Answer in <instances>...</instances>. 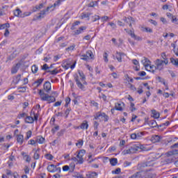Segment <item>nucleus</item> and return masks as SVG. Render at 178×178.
Instances as JSON below:
<instances>
[{
	"instance_id": "1",
	"label": "nucleus",
	"mask_w": 178,
	"mask_h": 178,
	"mask_svg": "<svg viewBox=\"0 0 178 178\" xmlns=\"http://www.w3.org/2000/svg\"><path fill=\"white\" fill-rule=\"evenodd\" d=\"M51 90V82L46 81L43 85V90H39V92H38L41 101H47L48 104H51V102H55L56 101V99H55V96H51L45 93V92H49Z\"/></svg>"
},
{
	"instance_id": "2",
	"label": "nucleus",
	"mask_w": 178,
	"mask_h": 178,
	"mask_svg": "<svg viewBox=\"0 0 178 178\" xmlns=\"http://www.w3.org/2000/svg\"><path fill=\"white\" fill-rule=\"evenodd\" d=\"M79 74L80 79H79V75L74 74V80L79 88H80L81 90H84L83 84H87V82H86V76H84V73L80 71H79Z\"/></svg>"
},
{
	"instance_id": "3",
	"label": "nucleus",
	"mask_w": 178,
	"mask_h": 178,
	"mask_svg": "<svg viewBox=\"0 0 178 178\" xmlns=\"http://www.w3.org/2000/svg\"><path fill=\"white\" fill-rule=\"evenodd\" d=\"M84 155H86V150L81 149L78 152L76 157H72L71 161H73L74 162H78V163L81 165L84 162V159L83 158Z\"/></svg>"
},
{
	"instance_id": "4",
	"label": "nucleus",
	"mask_w": 178,
	"mask_h": 178,
	"mask_svg": "<svg viewBox=\"0 0 178 178\" xmlns=\"http://www.w3.org/2000/svg\"><path fill=\"white\" fill-rule=\"evenodd\" d=\"M168 63L169 60H168V59H156L155 61V70H162L163 69L164 64L168 65Z\"/></svg>"
},
{
	"instance_id": "5",
	"label": "nucleus",
	"mask_w": 178,
	"mask_h": 178,
	"mask_svg": "<svg viewBox=\"0 0 178 178\" xmlns=\"http://www.w3.org/2000/svg\"><path fill=\"white\" fill-rule=\"evenodd\" d=\"M81 59L82 60H90V59H94V54L91 50L87 51L86 54L81 55Z\"/></svg>"
},
{
	"instance_id": "6",
	"label": "nucleus",
	"mask_w": 178,
	"mask_h": 178,
	"mask_svg": "<svg viewBox=\"0 0 178 178\" xmlns=\"http://www.w3.org/2000/svg\"><path fill=\"white\" fill-rule=\"evenodd\" d=\"M14 15L17 17H26V16H30L31 13H24V14H22V10L17 8L14 11Z\"/></svg>"
},
{
	"instance_id": "7",
	"label": "nucleus",
	"mask_w": 178,
	"mask_h": 178,
	"mask_svg": "<svg viewBox=\"0 0 178 178\" xmlns=\"http://www.w3.org/2000/svg\"><path fill=\"white\" fill-rule=\"evenodd\" d=\"M99 118H101L104 122H108L109 120V117H108L105 113H97L95 116V120H97V119H99Z\"/></svg>"
},
{
	"instance_id": "8",
	"label": "nucleus",
	"mask_w": 178,
	"mask_h": 178,
	"mask_svg": "<svg viewBox=\"0 0 178 178\" xmlns=\"http://www.w3.org/2000/svg\"><path fill=\"white\" fill-rule=\"evenodd\" d=\"M98 176V173L93 172H89L86 175V177H83L81 175H78L76 176L77 178H97Z\"/></svg>"
},
{
	"instance_id": "9",
	"label": "nucleus",
	"mask_w": 178,
	"mask_h": 178,
	"mask_svg": "<svg viewBox=\"0 0 178 178\" xmlns=\"http://www.w3.org/2000/svg\"><path fill=\"white\" fill-rule=\"evenodd\" d=\"M76 168L75 165H64L63 167V172H70V173H73L74 172V169Z\"/></svg>"
},
{
	"instance_id": "10",
	"label": "nucleus",
	"mask_w": 178,
	"mask_h": 178,
	"mask_svg": "<svg viewBox=\"0 0 178 178\" xmlns=\"http://www.w3.org/2000/svg\"><path fill=\"white\" fill-rule=\"evenodd\" d=\"M51 7L48 6L46 10H43L42 11H40V13H39V15L37 17L38 19H44V17H45V15H47V12H49Z\"/></svg>"
},
{
	"instance_id": "11",
	"label": "nucleus",
	"mask_w": 178,
	"mask_h": 178,
	"mask_svg": "<svg viewBox=\"0 0 178 178\" xmlns=\"http://www.w3.org/2000/svg\"><path fill=\"white\" fill-rule=\"evenodd\" d=\"M129 178H152V175H150L149 177H144V172H137L134 175L131 176Z\"/></svg>"
},
{
	"instance_id": "12",
	"label": "nucleus",
	"mask_w": 178,
	"mask_h": 178,
	"mask_svg": "<svg viewBox=\"0 0 178 178\" xmlns=\"http://www.w3.org/2000/svg\"><path fill=\"white\" fill-rule=\"evenodd\" d=\"M161 140H162V137L158 135H154L153 136H152L151 138V141L152 143H159V141H161Z\"/></svg>"
},
{
	"instance_id": "13",
	"label": "nucleus",
	"mask_w": 178,
	"mask_h": 178,
	"mask_svg": "<svg viewBox=\"0 0 178 178\" xmlns=\"http://www.w3.org/2000/svg\"><path fill=\"white\" fill-rule=\"evenodd\" d=\"M123 106H124V103H116L115 104V109L116 111H120V112H122L123 111Z\"/></svg>"
},
{
	"instance_id": "14",
	"label": "nucleus",
	"mask_w": 178,
	"mask_h": 178,
	"mask_svg": "<svg viewBox=\"0 0 178 178\" xmlns=\"http://www.w3.org/2000/svg\"><path fill=\"white\" fill-rule=\"evenodd\" d=\"M127 33L131 37V38H134L137 41H141V38L136 35V34H134V31H129Z\"/></svg>"
},
{
	"instance_id": "15",
	"label": "nucleus",
	"mask_w": 178,
	"mask_h": 178,
	"mask_svg": "<svg viewBox=\"0 0 178 178\" xmlns=\"http://www.w3.org/2000/svg\"><path fill=\"white\" fill-rule=\"evenodd\" d=\"M126 56V54H124V53L117 51L115 58H116L118 62H122V58H123V56Z\"/></svg>"
},
{
	"instance_id": "16",
	"label": "nucleus",
	"mask_w": 178,
	"mask_h": 178,
	"mask_svg": "<svg viewBox=\"0 0 178 178\" xmlns=\"http://www.w3.org/2000/svg\"><path fill=\"white\" fill-rule=\"evenodd\" d=\"M145 123H147V124H148L150 127H158V124L156 123V121L152 120L150 121H145Z\"/></svg>"
},
{
	"instance_id": "17",
	"label": "nucleus",
	"mask_w": 178,
	"mask_h": 178,
	"mask_svg": "<svg viewBox=\"0 0 178 178\" xmlns=\"http://www.w3.org/2000/svg\"><path fill=\"white\" fill-rule=\"evenodd\" d=\"M17 142L19 145H22L24 141V136L23 135H17Z\"/></svg>"
},
{
	"instance_id": "18",
	"label": "nucleus",
	"mask_w": 178,
	"mask_h": 178,
	"mask_svg": "<svg viewBox=\"0 0 178 178\" xmlns=\"http://www.w3.org/2000/svg\"><path fill=\"white\" fill-rule=\"evenodd\" d=\"M129 148L131 149V154H136L140 149V147L137 145H133Z\"/></svg>"
},
{
	"instance_id": "19",
	"label": "nucleus",
	"mask_w": 178,
	"mask_h": 178,
	"mask_svg": "<svg viewBox=\"0 0 178 178\" xmlns=\"http://www.w3.org/2000/svg\"><path fill=\"white\" fill-rule=\"evenodd\" d=\"M143 66L146 68L149 65H151V61L146 57H143V59L141 60Z\"/></svg>"
},
{
	"instance_id": "20",
	"label": "nucleus",
	"mask_w": 178,
	"mask_h": 178,
	"mask_svg": "<svg viewBox=\"0 0 178 178\" xmlns=\"http://www.w3.org/2000/svg\"><path fill=\"white\" fill-rule=\"evenodd\" d=\"M19 67H20V63H17L15 65H14L11 69L12 74H15V73H17V70H19Z\"/></svg>"
},
{
	"instance_id": "21",
	"label": "nucleus",
	"mask_w": 178,
	"mask_h": 178,
	"mask_svg": "<svg viewBox=\"0 0 178 178\" xmlns=\"http://www.w3.org/2000/svg\"><path fill=\"white\" fill-rule=\"evenodd\" d=\"M86 29V26H81L78 30L74 31V35H79V34H81V33H83Z\"/></svg>"
},
{
	"instance_id": "22",
	"label": "nucleus",
	"mask_w": 178,
	"mask_h": 178,
	"mask_svg": "<svg viewBox=\"0 0 178 178\" xmlns=\"http://www.w3.org/2000/svg\"><path fill=\"white\" fill-rule=\"evenodd\" d=\"M45 143V138L41 136L36 137V143L44 144Z\"/></svg>"
},
{
	"instance_id": "23",
	"label": "nucleus",
	"mask_w": 178,
	"mask_h": 178,
	"mask_svg": "<svg viewBox=\"0 0 178 178\" xmlns=\"http://www.w3.org/2000/svg\"><path fill=\"white\" fill-rule=\"evenodd\" d=\"M56 165H54V164H51L47 166V170L48 172H49L50 173H55V168Z\"/></svg>"
},
{
	"instance_id": "24",
	"label": "nucleus",
	"mask_w": 178,
	"mask_h": 178,
	"mask_svg": "<svg viewBox=\"0 0 178 178\" xmlns=\"http://www.w3.org/2000/svg\"><path fill=\"white\" fill-rule=\"evenodd\" d=\"M145 69L148 72H152V73H155V65H151V64H149L146 67Z\"/></svg>"
},
{
	"instance_id": "25",
	"label": "nucleus",
	"mask_w": 178,
	"mask_h": 178,
	"mask_svg": "<svg viewBox=\"0 0 178 178\" xmlns=\"http://www.w3.org/2000/svg\"><path fill=\"white\" fill-rule=\"evenodd\" d=\"M25 122L29 124L34 123V118L31 116H27L25 118Z\"/></svg>"
},
{
	"instance_id": "26",
	"label": "nucleus",
	"mask_w": 178,
	"mask_h": 178,
	"mask_svg": "<svg viewBox=\"0 0 178 178\" xmlns=\"http://www.w3.org/2000/svg\"><path fill=\"white\" fill-rule=\"evenodd\" d=\"M152 114L153 115V118L154 119H159V116H161L159 113L156 111L155 110H152Z\"/></svg>"
},
{
	"instance_id": "27",
	"label": "nucleus",
	"mask_w": 178,
	"mask_h": 178,
	"mask_svg": "<svg viewBox=\"0 0 178 178\" xmlns=\"http://www.w3.org/2000/svg\"><path fill=\"white\" fill-rule=\"evenodd\" d=\"M80 129H88V122L86 120L83 121L80 126Z\"/></svg>"
},
{
	"instance_id": "28",
	"label": "nucleus",
	"mask_w": 178,
	"mask_h": 178,
	"mask_svg": "<svg viewBox=\"0 0 178 178\" xmlns=\"http://www.w3.org/2000/svg\"><path fill=\"white\" fill-rule=\"evenodd\" d=\"M138 147H139V149H141L142 151H149V149H151V148L147 147V145H140Z\"/></svg>"
},
{
	"instance_id": "29",
	"label": "nucleus",
	"mask_w": 178,
	"mask_h": 178,
	"mask_svg": "<svg viewBox=\"0 0 178 178\" xmlns=\"http://www.w3.org/2000/svg\"><path fill=\"white\" fill-rule=\"evenodd\" d=\"M110 163L112 166H116L118 165V159L113 158L110 159Z\"/></svg>"
},
{
	"instance_id": "30",
	"label": "nucleus",
	"mask_w": 178,
	"mask_h": 178,
	"mask_svg": "<svg viewBox=\"0 0 178 178\" xmlns=\"http://www.w3.org/2000/svg\"><path fill=\"white\" fill-rule=\"evenodd\" d=\"M141 31H145L146 33H152V29H151V28H148V27H144L142 26L140 28Z\"/></svg>"
},
{
	"instance_id": "31",
	"label": "nucleus",
	"mask_w": 178,
	"mask_h": 178,
	"mask_svg": "<svg viewBox=\"0 0 178 178\" xmlns=\"http://www.w3.org/2000/svg\"><path fill=\"white\" fill-rule=\"evenodd\" d=\"M60 0H57L56 3H54V5L50 6V8H51V11L54 10L55 9L56 6H58V5H60Z\"/></svg>"
},
{
	"instance_id": "32",
	"label": "nucleus",
	"mask_w": 178,
	"mask_h": 178,
	"mask_svg": "<svg viewBox=\"0 0 178 178\" xmlns=\"http://www.w3.org/2000/svg\"><path fill=\"white\" fill-rule=\"evenodd\" d=\"M20 79H22L21 74H18L17 76H15L13 80V82L15 83V84H17V83L20 81Z\"/></svg>"
},
{
	"instance_id": "33",
	"label": "nucleus",
	"mask_w": 178,
	"mask_h": 178,
	"mask_svg": "<svg viewBox=\"0 0 178 178\" xmlns=\"http://www.w3.org/2000/svg\"><path fill=\"white\" fill-rule=\"evenodd\" d=\"M10 27V25L9 23L3 24H0V30H3L5 29H9Z\"/></svg>"
},
{
	"instance_id": "34",
	"label": "nucleus",
	"mask_w": 178,
	"mask_h": 178,
	"mask_svg": "<svg viewBox=\"0 0 178 178\" xmlns=\"http://www.w3.org/2000/svg\"><path fill=\"white\" fill-rule=\"evenodd\" d=\"M124 22H125V23H128L129 24L131 22H134V19H133V17H124L123 19Z\"/></svg>"
},
{
	"instance_id": "35",
	"label": "nucleus",
	"mask_w": 178,
	"mask_h": 178,
	"mask_svg": "<svg viewBox=\"0 0 178 178\" xmlns=\"http://www.w3.org/2000/svg\"><path fill=\"white\" fill-rule=\"evenodd\" d=\"M38 151H40V149H38L35 150V152L34 153L33 155V159H40V153H38Z\"/></svg>"
},
{
	"instance_id": "36",
	"label": "nucleus",
	"mask_w": 178,
	"mask_h": 178,
	"mask_svg": "<svg viewBox=\"0 0 178 178\" xmlns=\"http://www.w3.org/2000/svg\"><path fill=\"white\" fill-rule=\"evenodd\" d=\"M31 70H32V73L35 74V73H37V72H38V67H37V65H33L31 67Z\"/></svg>"
},
{
	"instance_id": "37",
	"label": "nucleus",
	"mask_w": 178,
	"mask_h": 178,
	"mask_svg": "<svg viewBox=\"0 0 178 178\" xmlns=\"http://www.w3.org/2000/svg\"><path fill=\"white\" fill-rule=\"evenodd\" d=\"M170 62L175 66H178V59L177 58L175 59L173 58H170Z\"/></svg>"
},
{
	"instance_id": "38",
	"label": "nucleus",
	"mask_w": 178,
	"mask_h": 178,
	"mask_svg": "<svg viewBox=\"0 0 178 178\" xmlns=\"http://www.w3.org/2000/svg\"><path fill=\"white\" fill-rule=\"evenodd\" d=\"M91 16V13H82L81 15V19H86V17H90Z\"/></svg>"
},
{
	"instance_id": "39",
	"label": "nucleus",
	"mask_w": 178,
	"mask_h": 178,
	"mask_svg": "<svg viewBox=\"0 0 178 178\" xmlns=\"http://www.w3.org/2000/svg\"><path fill=\"white\" fill-rule=\"evenodd\" d=\"M124 77H125V80H127L128 83H133L134 81L133 78H131L130 76H129V74H126Z\"/></svg>"
},
{
	"instance_id": "40",
	"label": "nucleus",
	"mask_w": 178,
	"mask_h": 178,
	"mask_svg": "<svg viewBox=\"0 0 178 178\" xmlns=\"http://www.w3.org/2000/svg\"><path fill=\"white\" fill-rule=\"evenodd\" d=\"M83 144H84V141L83 140H79L78 142L76 143V147L81 148L83 147Z\"/></svg>"
},
{
	"instance_id": "41",
	"label": "nucleus",
	"mask_w": 178,
	"mask_h": 178,
	"mask_svg": "<svg viewBox=\"0 0 178 178\" xmlns=\"http://www.w3.org/2000/svg\"><path fill=\"white\" fill-rule=\"evenodd\" d=\"M32 135H33V132L31 131H28L26 132V136L25 137V140L27 141V140H29Z\"/></svg>"
},
{
	"instance_id": "42",
	"label": "nucleus",
	"mask_w": 178,
	"mask_h": 178,
	"mask_svg": "<svg viewBox=\"0 0 178 178\" xmlns=\"http://www.w3.org/2000/svg\"><path fill=\"white\" fill-rule=\"evenodd\" d=\"M131 154V150L130 149V147L128 149H125L124 151H122V155H128Z\"/></svg>"
},
{
	"instance_id": "43",
	"label": "nucleus",
	"mask_w": 178,
	"mask_h": 178,
	"mask_svg": "<svg viewBox=\"0 0 178 178\" xmlns=\"http://www.w3.org/2000/svg\"><path fill=\"white\" fill-rule=\"evenodd\" d=\"M28 144L30 145H34L35 147L37 146V140H34L33 139L29 140Z\"/></svg>"
},
{
	"instance_id": "44",
	"label": "nucleus",
	"mask_w": 178,
	"mask_h": 178,
	"mask_svg": "<svg viewBox=\"0 0 178 178\" xmlns=\"http://www.w3.org/2000/svg\"><path fill=\"white\" fill-rule=\"evenodd\" d=\"M74 48H76V45L75 44H72V45L68 47L67 48H66L65 50L67 52H70V51H74Z\"/></svg>"
},
{
	"instance_id": "45",
	"label": "nucleus",
	"mask_w": 178,
	"mask_h": 178,
	"mask_svg": "<svg viewBox=\"0 0 178 178\" xmlns=\"http://www.w3.org/2000/svg\"><path fill=\"white\" fill-rule=\"evenodd\" d=\"M42 81H44V79H40L35 81V83L37 84V87H40L42 84Z\"/></svg>"
},
{
	"instance_id": "46",
	"label": "nucleus",
	"mask_w": 178,
	"mask_h": 178,
	"mask_svg": "<svg viewBox=\"0 0 178 178\" xmlns=\"http://www.w3.org/2000/svg\"><path fill=\"white\" fill-rule=\"evenodd\" d=\"M103 58H104V62H106V63H108L109 62V60L108 59V53L104 52L103 54Z\"/></svg>"
},
{
	"instance_id": "47",
	"label": "nucleus",
	"mask_w": 178,
	"mask_h": 178,
	"mask_svg": "<svg viewBox=\"0 0 178 178\" xmlns=\"http://www.w3.org/2000/svg\"><path fill=\"white\" fill-rule=\"evenodd\" d=\"M79 24H80V21H76V22H75L72 24V27H71V30H76V26H79Z\"/></svg>"
},
{
	"instance_id": "48",
	"label": "nucleus",
	"mask_w": 178,
	"mask_h": 178,
	"mask_svg": "<svg viewBox=\"0 0 178 178\" xmlns=\"http://www.w3.org/2000/svg\"><path fill=\"white\" fill-rule=\"evenodd\" d=\"M47 73H51V74L55 75V74H58V70L55 69L54 70H47Z\"/></svg>"
},
{
	"instance_id": "49",
	"label": "nucleus",
	"mask_w": 178,
	"mask_h": 178,
	"mask_svg": "<svg viewBox=\"0 0 178 178\" xmlns=\"http://www.w3.org/2000/svg\"><path fill=\"white\" fill-rule=\"evenodd\" d=\"M45 157L49 160V161H52L54 159V156L51 154H45Z\"/></svg>"
},
{
	"instance_id": "50",
	"label": "nucleus",
	"mask_w": 178,
	"mask_h": 178,
	"mask_svg": "<svg viewBox=\"0 0 178 178\" xmlns=\"http://www.w3.org/2000/svg\"><path fill=\"white\" fill-rule=\"evenodd\" d=\"M143 136H144V132H140L136 134V140H140V138H141Z\"/></svg>"
},
{
	"instance_id": "51",
	"label": "nucleus",
	"mask_w": 178,
	"mask_h": 178,
	"mask_svg": "<svg viewBox=\"0 0 178 178\" xmlns=\"http://www.w3.org/2000/svg\"><path fill=\"white\" fill-rule=\"evenodd\" d=\"M58 130H59V126L58 125L52 128L51 132L53 133V134H55V133H56V131H58Z\"/></svg>"
},
{
	"instance_id": "52",
	"label": "nucleus",
	"mask_w": 178,
	"mask_h": 178,
	"mask_svg": "<svg viewBox=\"0 0 178 178\" xmlns=\"http://www.w3.org/2000/svg\"><path fill=\"white\" fill-rule=\"evenodd\" d=\"M70 101H71V99H70V97H67L66 99H65V108H67V106H69V104H70Z\"/></svg>"
},
{
	"instance_id": "53",
	"label": "nucleus",
	"mask_w": 178,
	"mask_h": 178,
	"mask_svg": "<svg viewBox=\"0 0 178 178\" xmlns=\"http://www.w3.org/2000/svg\"><path fill=\"white\" fill-rule=\"evenodd\" d=\"M130 110H131V112H134V111H136V108L134 106V103H133V102L131 103Z\"/></svg>"
},
{
	"instance_id": "54",
	"label": "nucleus",
	"mask_w": 178,
	"mask_h": 178,
	"mask_svg": "<svg viewBox=\"0 0 178 178\" xmlns=\"http://www.w3.org/2000/svg\"><path fill=\"white\" fill-rule=\"evenodd\" d=\"M101 18L99 17V15H95L92 17V22H97V20H99Z\"/></svg>"
},
{
	"instance_id": "55",
	"label": "nucleus",
	"mask_w": 178,
	"mask_h": 178,
	"mask_svg": "<svg viewBox=\"0 0 178 178\" xmlns=\"http://www.w3.org/2000/svg\"><path fill=\"white\" fill-rule=\"evenodd\" d=\"M120 168H117L115 170L112 171L113 175H119L120 173Z\"/></svg>"
},
{
	"instance_id": "56",
	"label": "nucleus",
	"mask_w": 178,
	"mask_h": 178,
	"mask_svg": "<svg viewBox=\"0 0 178 178\" xmlns=\"http://www.w3.org/2000/svg\"><path fill=\"white\" fill-rule=\"evenodd\" d=\"M44 8V3H40L39 6H35L36 10H40V9H42Z\"/></svg>"
},
{
	"instance_id": "57",
	"label": "nucleus",
	"mask_w": 178,
	"mask_h": 178,
	"mask_svg": "<svg viewBox=\"0 0 178 178\" xmlns=\"http://www.w3.org/2000/svg\"><path fill=\"white\" fill-rule=\"evenodd\" d=\"M165 155H166V156H168V157L169 158V156H173V155H175V154H174V153H173V150H171V151L167 152V153L165 154Z\"/></svg>"
},
{
	"instance_id": "58",
	"label": "nucleus",
	"mask_w": 178,
	"mask_h": 178,
	"mask_svg": "<svg viewBox=\"0 0 178 178\" xmlns=\"http://www.w3.org/2000/svg\"><path fill=\"white\" fill-rule=\"evenodd\" d=\"M138 94H143L144 92V90H143V86H140L137 90Z\"/></svg>"
},
{
	"instance_id": "59",
	"label": "nucleus",
	"mask_w": 178,
	"mask_h": 178,
	"mask_svg": "<svg viewBox=\"0 0 178 178\" xmlns=\"http://www.w3.org/2000/svg\"><path fill=\"white\" fill-rule=\"evenodd\" d=\"M26 115V113H20L17 115L18 119H22V118H25Z\"/></svg>"
},
{
	"instance_id": "60",
	"label": "nucleus",
	"mask_w": 178,
	"mask_h": 178,
	"mask_svg": "<svg viewBox=\"0 0 178 178\" xmlns=\"http://www.w3.org/2000/svg\"><path fill=\"white\" fill-rule=\"evenodd\" d=\"M19 90V92H26V87H21V88H18Z\"/></svg>"
},
{
	"instance_id": "61",
	"label": "nucleus",
	"mask_w": 178,
	"mask_h": 178,
	"mask_svg": "<svg viewBox=\"0 0 178 178\" xmlns=\"http://www.w3.org/2000/svg\"><path fill=\"white\" fill-rule=\"evenodd\" d=\"M49 69V67L47 64H44L43 66H42V70H48Z\"/></svg>"
},
{
	"instance_id": "62",
	"label": "nucleus",
	"mask_w": 178,
	"mask_h": 178,
	"mask_svg": "<svg viewBox=\"0 0 178 178\" xmlns=\"http://www.w3.org/2000/svg\"><path fill=\"white\" fill-rule=\"evenodd\" d=\"M146 74H147V73H145V72H144V71L140 72L138 74V75L140 76L141 77H144V76H145Z\"/></svg>"
},
{
	"instance_id": "63",
	"label": "nucleus",
	"mask_w": 178,
	"mask_h": 178,
	"mask_svg": "<svg viewBox=\"0 0 178 178\" xmlns=\"http://www.w3.org/2000/svg\"><path fill=\"white\" fill-rule=\"evenodd\" d=\"M101 19H102V22H106L107 20H108L109 17H108V16H103V17H101Z\"/></svg>"
},
{
	"instance_id": "64",
	"label": "nucleus",
	"mask_w": 178,
	"mask_h": 178,
	"mask_svg": "<svg viewBox=\"0 0 178 178\" xmlns=\"http://www.w3.org/2000/svg\"><path fill=\"white\" fill-rule=\"evenodd\" d=\"M108 25L111 26V27H112V29H116V24L113 22H109Z\"/></svg>"
}]
</instances>
